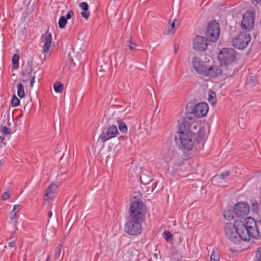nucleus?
Instances as JSON below:
<instances>
[{"instance_id": "nucleus-1", "label": "nucleus", "mask_w": 261, "mask_h": 261, "mask_svg": "<svg viewBox=\"0 0 261 261\" xmlns=\"http://www.w3.org/2000/svg\"><path fill=\"white\" fill-rule=\"evenodd\" d=\"M224 232L227 239L234 243H238L241 240L249 241L251 237L258 239L260 237L256 223L251 217L246 218L244 222L236 220L233 223H226Z\"/></svg>"}, {"instance_id": "nucleus-2", "label": "nucleus", "mask_w": 261, "mask_h": 261, "mask_svg": "<svg viewBox=\"0 0 261 261\" xmlns=\"http://www.w3.org/2000/svg\"><path fill=\"white\" fill-rule=\"evenodd\" d=\"M191 123L185 121L179 126L175 141L179 149L191 150L194 145L195 134L191 130Z\"/></svg>"}, {"instance_id": "nucleus-3", "label": "nucleus", "mask_w": 261, "mask_h": 261, "mask_svg": "<svg viewBox=\"0 0 261 261\" xmlns=\"http://www.w3.org/2000/svg\"><path fill=\"white\" fill-rule=\"evenodd\" d=\"M146 207L142 201L139 199L134 200L129 208V218L144 220Z\"/></svg>"}, {"instance_id": "nucleus-4", "label": "nucleus", "mask_w": 261, "mask_h": 261, "mask_svg": "<svg viewBox=\"0 0 261 261\" xmlns=\"http://www.w3.org/2000/svg\"><path fill=\"white\" fill-rule=\"evenodd\" d=\"M237 53L231 48H223L218 54V59L221 66L227 65L233 62L237 58Z\"/></svg>"}, {"instance_id": "nucleus-5", "label": "nucleus", "mask_w": 261, "mask_h": 261, "mask_svg": "<svg viewBox=\"0 0 261 261\" xmlns=\"http://www.w3.org/2000/svg\"><path fill=\"white\" fill-rule=\"evenodd\" d=\"M144 220L128 218L124 225V230L128 234L137 236L142 233V223Z\"/></svg>"}, {"instance_id": "nucleus-6", "label": "nucleus", "mask_w": 261, "mask_h": 261, "mask_svg": "<svg viewBox=\"0 0 261 261\" xmlns=\"http://www.w3.org/2000/svg\"><path fill=\"white\" fill-rule=\"evenodd\" d=\"M186 117L188 119H191L192 117L189 115L193 114L195 117L201 118L205 116L208 112V107L206 103L201 102L196 105L193 108H186Z\"/></svg>"}, {"instance_id": "nucleus-7", "label": "nucleus", "mask_w": 261, "mask_h": 261, "mask_svg": "<svg viewBox=\"0 0 261 261\" xmlns=\"http://www.w3.org/2000/svg\"><path fill=\"white\" fill-rule=\"evenodd\" d=\"M251 37L247 32H241L236 38L232 39V45L239 49H243L250 42Z\"/></svg>"}, {"instance_id": "nucleus-8", "label": "nucleus", "mask_w": 261, "mask_h": 261, "mask_svg": "<svg viewBox=\"0 0 261 261\" xmlns=\"http://www.w3.org/2000/svg\"><path fill=\"white\" fill-rule=\"evenodd\" d=\"M220 35L219 24L216 20L209 22L205 33L207 39L210 42H216Z\"/></svg>"}, {"instance_id": "nucleus-9", "label": "nucleus", "mask_w": 261, "mask_h": 261, "mask_svg": "<svg viewBox=\"0 0 261 261\" xmlns=\"http://www.w3.org/2000/svg\"><path fill=\"white\" fill-rule=\"evenodd\" d=\"M254 13L251 11L246 12L243 16L241 22L242 29L250 31L254 27Z\"/></svg>"}, {"instance_id": "nucleus-10", "label": "nucleus", "mask_w": 261, "mask_h": 261, "mask_svg": "<svg viewBox=\"0 0 261 261\" xmlns=\"http://www.w3.org/2000/svg\"><path fill=\"white\" fill-rule=\"evenodd\" d=\"M117 134H118V130L117 126L116 125H112L109 127L104 128L102 129L99 139L102 142H105L108 140L115 137Z\"/></svg>"}, {"instance_id": "nucleus-11", "label": "nucleus", "mask_w": 261, "mask_h": 261, "mask_svg": "<svg viewBox=\"0 0 261 261\" xmlns=\"http://www.w3.org/2000/svg\"><path fill=\"white\" fill-rule=\"evenodd\" d=\"M41 41L44 42L43 48V53L44 58L49 56L51 53V43L52 41V35L50 33H46L41 36Z\"/></svg>"}, {"instance_id": "nucleus-12", "label": "nucleus", "mask_w": 261, "mask_h": 261, "mask_svg": "<svg viewBox=\"0 0 261 261\" xmlns=\"http://www.w3.org/2000/svg\"><path fill=\"white\" fill-rule=\"evenodd\" d=\"M249 212V206L245 202H238L234 206V213L238 217L247 216Z\"/></svg>"}, {"instance_id": "nucleus-13", "label": "nucleus", "mask_w": 261, "mask_h": 261, "mask_svg": "<svg viewBox=\"0 0 261 261\" xmlns=\"http://www.w3.org/2000/svg\"><path fill=\"white\" fill-rule=\"evenodd\" d=\"M208 40L203 36L197 35L193 40V46L194 49L204 51L207 48Z\"/></svg>"}, {"instance_id": "nucleus-14", "label": "nucleus", "mask_w": 261, "mask_h": 261, "mask_svg": "<svg viewBox=\"0 0 261 261\" xmlns=\"http://www.w3.org/2000/svg\"><path fill=\"white\" fill-rule=\"evenodd\" d=\"M192 63L195 71L204 76L206 66L200 61V59L196 57H194L192 59Z\"/></svg>"}, {"instance_id": "nucleus-15", "label": "nucleus", "mask_w": 261, "mask_h": 261, "mask_svg": "<svg viewBox=\"0 0 261 261\" xmlns=\"http://www.w3.org/2000/svg\"><path fill=\"white\" fill-rule=\"evenodd\" d=\"M222 70L221 68L217 65H214L207 68L204 73V76H209L211 78H215L221 75Z\"/></svg>"}, {"instance_id": "nucleus-16", "label": "nucleus", "mask_w": 261, "mask_h": 261, "mask_svg": "<svg viewBox=\"0 0 261 261\" xmlns=\"http://www.w3.org/2000/svg\"><path fill=\"white\" fill-rule=\"evenodd\" d=\"M73 14V11L70 10L68 12L66 16H62L60 18L58 24L59 27L60 29H63L65 28L66 25L67 23V20L70 19Z\"/></svg>"}, {"instance_id": "nucleus-17", "label": "nucleus", "mask_w": 261, "mask_h": 261, "mask_svg": "<svg viewBox=\"0 0 261 261\" xmlns=\"http://www.w3.org/2000/svg\"><path fill=\"white\" fill-rule=\"evenodd\" d=\"M57 190V186L55 184L50 185L47 189L45 193V197L47 198H45V200H48V199L51 198L54 196V194L56 193Z\"/></svg>"}, {"instance_id": "nucleus-18", "label": "nucleus", "mask_w": 261, "mask_h": 261, "mask_svg": "<svg viewBox=\"0 0 261 261\" xmlns=\"http://www.w3.org/2000/svg\"><path fill=\"white\" fill-rule=\"evenodd\" d=\"M81 8L83 10L81 14L82 16L86 19H87L90 16V12L88 10L89 6L86 2H82L79 4Z\"/></svg>"}, {"instance_id": "nucleus-19", "label": "nucleus", "mask_w": 261, "mask_h": 261, "mask_svg": "<svg viewBox=\"0 0 261 261\" xmlns=\"http://www.w3.org/2000/svg\"><path fill=\"white\" fill-rule=\"evenodd\" d=\"M33 71L32 62H28L27 65L23 69L22 74L24 76H28L29 77H32V72Z\"/></svg>"}, {"instance_id": "nucleus-20", "label": "nucleus", "mask_w": 261, "mask_h": 261, "mask_svg": "<svg viewBox=\"0 0 261 261\" xmlns=\"http://www.w3.org/2000/svg\"><path fill=\"white\" fill-rule=\"evenodd\" d=\"M19 56L18 54H14L12 58L13 68L17 69L19 67Z\"/></svg>"}, {"instance_id": "nucleus-21", "label": "nucleus", "mask_w": 261, "mask_h": 261, "mask_svg": "<svg viewBox=\"0 0 261 261\" xmlns=\"http://www.w3.org/2000/svg\"><path fill=\"white\" fill-rule=\"evenodd\" d=\"M17 95L20 98H22L25 95L24 87L21 83L17 85Z\"/></svg>"}, {"instance_id": "nucleus-22", "label": "nucleus", "mask_w": 261, "mask_h": 261, "mask_svg": "<svg viewBox=\"0 0 261 261\" xmlns=\"http://www.w3.org/2000/svg\"><path fill=\"white\" fill-rule=\"evenodd\" d=\"M223 216L225 219L231 220L233 219V212L232 210H226L223 213Z\"/></svg>"}, {"instance_id": "nucleus-23", "label": "nucleus", "mask_w": 261, "mask_h": 261, "mask_svg": "<svg viewBox=\"0 0 261 261\" xmlns=\"http://www.w3.org/2000/svg\"><path fill=\"white\" fill-rule=\"evenodd\" d=\"M54 90L56 92L62 93L63 90V85L60 82H56L54 85Z\"/></svg>"}, {"instance_id": "nucleus-24", "label": "nucleus", "mask_w": 261, "mask_h": 261, "mask_svg": "<svg viewBox=\"0 0 261 261\" xmlns=\"http://www.w3.org/2000/svg\"><path fill=\"white\" fill-rule=\"evenodd\" d=\"M62 248V245L61 244H59L56 248L54 255V259L55 260L58 259L60 257L61 254Z\"/></svg>"}, {"instance_id": "nucleus-25", "label": "nucleus", "mask_w": 261, "mask_h": 261, "mask_svg": "<svg viewBox=\"0 0 261 261\" xmlns=\"http://www.w3.org/2000/svg\"><path fill=\"white\" fill-rule=\"evenodd\" d=\"M119 130L123 133H126L127 131V127L124 122H121L120 120H117Z\"/></svg>"}, {"instance_id": "nucleus-26", "label": "nucleus", "mask_w": 261, "mask_h": 261, "mask_svg": "<svg viewBox=\"0 0 261 261\" xmlns=\"http://www.w3.org/2000/svg\"><path fill=\"white\" fill-rule=\"evenodd\" d=\"M164 160L166 163H169L172 160V153L171 151H168L165 153L163 155Z\"/></svg>"}, {"instance_id": "nucleus-27", "label": "nucleus", "mask_w": 261, "mask_h": 261, "mask_svg": "<svg viewBox=\"0 0 261 261\" xmlns=\"http://www.w3.org/2000/svg\"><path fill=\"white\" fill-rule=\"evenodd\" d=\"M205 131L203 128H200L197 134V142H199L205 136Z\"/></svg>"}, {"instance_id": "nucleus-28", "label": "nucleus", "mask_w": 261, "mask_h": 261, "mask_svg": "<svg viewBox=\"0 0 261 261\" xmlns=\"http://www.w3.org/2000/svg\"><path fill=\"white\" fill-rule=\"evenodd\" d=\"M176 21V19L175 18L173 20V21L172 22H171V20L169 21V28L168 29L169 34L171 33L172 34L174 33L175 32V21Z\"/></svg>"}, {"instance_id": "nucleus-29", "label": "nucleus", "mask_w": 261, "mask_h": 261, "mask_svg": "<svg viewBox=\"0 0 261 261\" xmlns=\"http://www.w3.org/2000/svg\"><path fill=\"white\" fill-rule=\"evenodd\" d=\"M163 237H164V238L167 241H168V242L171 241L173 239V236H172V233L167 230L163 232Z\"/></svg>"}, {"instance_id": "nucleus-30", "label": "nucleus", "mask_w": 261, "mask_h": 261, "mask_svg": "<svg viewBox=\"0 0 261 261\" xmlns=\"http://www.w3.org/2000/svg\"><path fill=\"white\" fill-rule=\"evenodd\" d=\"M250 204L253 211L257 212L258 211V205L256 200L253 199L250 200Z\"/></svg>"}, {"instance_id": "nucleus-31", "label": "nucleus", "mask_w": 261, "mask_h": 261, "mask_svg": "<svg viewBox=\"0 0 261 261\" xmlns=\"http://www.w3.org/2000/svg\"><path fill=\"white\" fill-rule=\"evenodd\" d=\"M20 104L19 99L16 96H13V97L11 100V105L14 107H16L18 106Z\"/></svg>"}, {"instance_id": "nucleus-32", "label": "nucleus", "mask_w": 261, "mask_h": 261, "mask_svg": "<svg viewBox=\"0 0 261 261\" xmlns=\"http://www.w3.org/2000/svg\"><path fill=\"white\" fill-rule=\"evenodd\" d=\"M1 131L4 135H5L10 134L11 132V129H10L9 128L5 126H2V125L1 126Z\"/></svg>"}, {"instance_id": "nucleus-33", "label": "nucleus", "mask_w": 261, "mask_h": 261, "mask_svg": "<svg viewBox=\"0 0 261 261\" xmlns=\"http://www.w3.org/2000/svg\"><path fill=\"white\" fill-rule=\"evenodd\" d=\"M254 261H261V246L256 250Z\"/></svg>"}, {"instance_id": "nucleus-34", "label": "nucleus", "mask_w": 261, "mask_h": 261, "mask_svg": "<svg viewBox=\"0 0 261 261\" xmlns=\"http://www.w3.org/2000/svg\"><path fill=\"white\" fill-rule=\"evenodd\" d=\"M219 255L218 253L213 251L210 258V261H217L219 259Z\"/></svg>"}, {"instance_id": "nucleus-35", "label": "nucleus", "mask_w": 261, "mask_h": 261, "mask_svg": "<svg viewBox=\"0 0 261 261\" xmlns=\"http://www.w3.org/2000/svg\"><path fill=\"white\" fill-rule=\"evenodd\" d=\"M128 45L129 46V48L130 50L134 51L136 47V44L131 41L130 40H128L127 41Z\"/></svg>"}, {"instance_id": "nucleus-36", "label": "nucleus", "mask_w": 261, "mask_h": 261, "mask_svg": "<svg viewBox=\"0 0 261 261\" xmlns=\"http://www.w3.org/2000/svg\"><path fill=\"white\" fill-rule=\"evenodd\" d=\"M230 174V172L229 171H225L222 172L220 175L219 178L221 179H224L226 177L228 176Z\"/></svg>"}, {"instance_id": "nucleus-37", "label": "nucleus", "mask_w": 261, "mask_h": 261, "mask_svg": "<svg viewBox=\"0 0 261 261\" xmlns=\"http://www.w3.org/2000/svg\"><path fill=\"white\" fill-rule=\"evenodd\" d=\"M208 100L212 105H214L216 102V99L215 97L213 96L211 94L209 95Z\"/></svg>"}, {"instance_id": "nucleus-38", "label": "nucleus", "mask_w": 261, "mask_h": 261, "mask_svg": "<svg viewBox=\"0 0 261 261\" xmlns=\"http://www.w3.org/2000/svg\"><path fill=\"white\" fill-rule=\"evenodd\" d=\"M252 2L258 10L261 9V0H253Z\"/></svg>"}, {"instance_id": "nucleus-39", "label": "nucleus", "mask_w": 261, "mask_h": 261, "mask_svg": "<svg viewBox=\"0 0 261 261\" xmlns=\"http://www.w3.org/2000/svg\"><path fill=\"white\" fill-rule=\"evenodd\" d=\"M17 212H16V211L14 210L13 209V210H12L10 212V215H11V217H10V219L11 220H13L16 215V214H17Z\"/></svg>"}, {"instance_id": "nucleus-40", "label": "nucleus", "mask_w": 261, "mask_h": 261, "mask_svg": "<svg viewBox=\"0 0 261 261\" xmlns=\"http://www.w3.org/2000/svg\"><path fill=\"white\" fill-rule=\"evenodd\" d=\"M9 194L8 193V192H5L4 193H3V194L2 195V199L4 200H7L9 198Z\"/></svg>"}, {"instance_id": "nucleus-41", "label": "nucleus", "mask_w": 261, "mask_h": 261, "mask_svg": "<svg viewBox=\"0 0 261 261\" xmlns=\"http://www.w3.org/2000/svg\"><path fill=\"white\" fill-rule=\"evenodd\" d=\"M22 207V205L20 204H16L13 207V210L16 211L17 210V212L19 211V210Z\"/></svg>"}, {"instance_id": "nucleus-42", "label": "nucleus", "mask_w": 261, "mask_h": 261, "mask_svg": "<svg viewBox=\"0 0 261 261\" xmlns=\"http://www.w3.org/2000/svg\"><path fill=\"white\" fill-rule=\"evenodd\" d=\"M15 246V241H12L9 243V247L12 248V247H14Z\"/></svg>"}, {"instance_id": "nucleus-43", "label": "nucleus", "mask_w": 261, "mask_h": 261, "mask_svg": "<svg viewBox=\"0 0 261 261\" xmlns=\"http://www.w3.org/2000/svg\"><path fill=\"white\" fill-rule=\"evenodd\" d=\"M32 77V79H31V83H30V85H31V87H33V84L35 82V76L34 75L33 76L31 77Z\"/></svg>"}, {"instance_id": "nucleus-44", "label": "nucleus", "mask_w": 261, "mask_h": 261, "mask_svg": "<svg viewBox=\"0 0 261 261\" xmlns=\"http://www.w3.org/2000/svg\"><path fill=\"white\" fill-rule=\"evenodd\" d=\"M179 46L178 45H175L174 46V53L176 54L178 49Z\"/></svg>"}, {"instance_id": "nucleus-45", "label": "nucleus", "mask_w": 261, "mask_h": 261, "mask_svg": "<svg viewBox=\"0 0 261 261\" xmlns=\"http://www.w3.org/2000/svg\"><path fill=\"white\" fill-rule=\"evenodd\" d=\"M47 216L49 218H50L52 216V212L51 211H49L48 212Z\"/></svg>"}, {"instance_id": "nucleus-46", "label": "nucleus", "mask_w": 261, "mask_h": 261, "mask_svg": "<svg viewBox=\"0 0 261 261\" xmlns=\"http://www.w3.org/2000/svg\"><path fill=\"white\" fill-rule=\"evenodd\" d=\"M50 255H48V256H47V258H46V260L49 261V259H50Z\"/></svg>"}, {"instance_id": "nucleus-47", "label": "nucleus", "mask_w": 261, "mask_h": 261, "mask_svg": "<svg viewBox=\"0 0 261 261\" xmlns=\"http://www.w3.org/2000/svg\"><path fill=\"white\" fill-rule=\"evenodd\" d=\"M28 81H29V80H23V82L24 83H27L28 82Z\"/></svg>"}, {"instance_id": "nucleus-48", "label": "nucleus", "mask_w": 261, "mask_h": 261, "mask_svg": "<svg viewBox=\"0 0 261 261\" xmlns=\"http://www.w3.org/2000/svg\"><path fill=\"white\" fill-rule=\"evenodd\" d=\"M175 255H177V253H173V254H172V259H173V257H174V256Z\"/></svg>"}, {"instance_id": "nucleus-49", "label": "nucleus", "mask_w": 261, "mask_h": 261, "mask_svg": "<svg viewBox=\"0 0 261 261\" xmlns=\"http://www.w3.org/2000/svg\"><path fill=\"white\" fill-rule=\"evenodd\" d=\"M196 127H197V126H196V125H195L193 126V127H194V128H195V129L196 128Z\"/></svg>"}, {"instance_id": "nucleus-50", "label": "nucleus", "mask_w": 261, "mask_h": 261, "mask_svg": "<svg viewBox=\"0 0 261 261\" xmlns=\"http://www.w3.org/2000/svg\"><path fill=\"white\" fill-rule=\"evenodd\" d=\"M115 113H116V112H114V113H113V117H114V116H115Z\"/></svg>"}, {"instance_id": "nucleus-51", "label": "nucleus", "mask_w": 261, "mask_h": 261, "mask_svg": "<svg viewBox=\"0 0 261 261\" xmlns=\"http://www.w3.org/2000/svg\"><path fill=\"white\" fill-rule=\"evenodd\" d=\"M4 139V137L2 139L1 137H0V140H3Z\"/></svg>"}, {"instance_id": "nucleus-52", "label": "nucleus", "mask_w": 261, "mask_h": 261, "mask_svg": "<svg viewBox=\"0 0 261 261\" xmlns=\"http://www.w3.org/2000/svg\"><path fill=\"white\" fill-rule=\"evenodd\" d=\"M1 164H2V162H1V161L0 160V165H1Z\"/></svg>"}, {"instance_id": "nucleus-53", "label": "nucleus", "mask_w": 261, "mask_h": 261, "mask_svg": "<svg viewBox=\"0 0 261 261\" xmlns=\"http://www.w3.org/2000/svg\"><path fill=\"white\" fill-rule=\"evenodd\" d=\"M45 261H47V260H45Z\"/></svg>"}]
</instances>
